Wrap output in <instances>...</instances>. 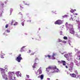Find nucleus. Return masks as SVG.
<instances>
[{
	"label": "nucleus",
	"mask_w": 80,
	"mask_h": 80,
	"mask_svg": "<svg viewBox=\"0 0 80 80\" xmlns=\"http://www.w3.org/2000/svg\"><path fill=\"white\" fill-rule=\"evenodd\" d=\"M0 70L1 72L2 75H3V74H4L5 73V69H4V70L3 68H1L0 69Z\"/></svg>",
	"instance_id": "obj_7"
},
{
	"label": "nucleus",
	"mask_w": 80,
	"mask_h": 80,
	"mask_svg": "<svg viewBox=\"0 0 80 80\" xmlns=\"http://www.w3.org/2000/svg\"><path fill=\"white\" fill-rule=\"evenodd\" d=\"M70 12L71 13H73L75 12V11H74V10L72 9L70 10Z\"/></svg>",
	"instance_id": "obj_24"
},
{
	"label": "nucleus",
	"mask_w": 80,
	"mask_h": 80,
	"mask_svg": "<svg viewBox=\"0 0 80 80\" xmlns=\"http://www.w3.org/2000/svg\"><path fill=\"white\" fill-rule=\"evenodd\" d=\"M67 17V15H65L64 16V17Z\"/></svg>",
	"instance_id": "obj_40"
},
{
	"label": "nucleus",
	"mask_w": 80,
	"mask_h": 80,
	"mask_svg": "<svg viewBox=\"0 0 80 80\" xmlns=\"http://www.w3.org/2000/svg\"><path fill=\"white\" fill-rule=\"evenodd\" d=\"M80 58H79V60H80V56H79Z\"/></svg>",
	"instance_id": "obj_54"
},
{
	"label": "nucleus",
	"mask_w": 80,
	"mask_h": 80,
	"mask_svg": "<svg viewBox=\"0 0 80 80\" xmlns=\"http://www.w3.org/2000/svg\"><path fill=\"white\" fill-rule=\"evenodd\" d=\"M52 59H55V57H54V56H52Z\"/></svg>",
	"instance_id": "obj_30"
},
{
	"label": "nucleus",
	"mask_w": 80,
	"mask_h": 80,
	"mask_svg": "<svg viewBox=\"0 0 80 80\" xmlns=\"http://www.w3.org/2000/svg\"><path fill=\"white\" fill-rule=\"evenodd\" d=\"M72 69H73V66H71L70 68L69 69V70H72Z\"/></svg>",
	"instance_id": "obj_22"
},
{
	"label": "nucleus",
	"mask_w": 80,
	"mask_h": 80,
	"mask_svg": "<svg viewBox=\"0 0 80 80\" xmlns=\"http://www.w3.org/2000/svg\"><path fill=\"white\" fill-rule=\"evenodd\" d=\"M25 48V47H23L21 49V50L20 51V52H23L24 51V50L23 49Z\"/></svg>",
	"instance_id": "obj_15"
},
{
	"label": "nucleus",
	"mask_w": 80,
	"mask_h": 80,
	"mask_svg": "<svg viewBox=\"0 0 80 80\" xmlns=\"http://www.w3.org/2000/svg\"><path fill=\"white\" fill-rule=\"evenodd\" d=\"M35 60H38V58L35 59Z\"/></svg>",
	"instance_id": "obj_51"
},
{
	"label": "nucleus",
	"mask_w": 80,
	"mask_h": 80,
	"mask_svg": "<svg viewBox=\"0 0 80 80\" xmlns=\"http://www.w3.org/2000/svg\"><path fill=\"white\" fill-rule=\"evenodd\" d=\"M45 57L46 58H47V57L48 58H50V57H51V56L50 55H48L47 56H45Z\"/></svg>",
	"instance_id": "obj_16"
},
{
	"label": "nucleus",
	"mask_w": 80,
	"mask_h": 80,
	"mask_svg": "<svg viewBox=\"0 0 80 80\" xmlns=\"http://www.w3.org/2000/svg\"><path fill=\"white\" fill-rule=\"evenodd\" d=\"M62 43H67V42L65 41H62Z\"/></svg>",
	"instance_id": "obj_26"
},
{
	"label": "nucleus",
	"mask_w": 80,
	"mask_h": 80,
	"mask_svg": "<svg viewBox=\"0 0 80 80\" xmlns=\"http://www.w3.org/2000/svg\"><path fill=\"white\" fill-rule=\"evenodd\" d=\"M1 55H5V54L3 53H1Z\"/></svg>",
	"instance_id": "obj_41"
},
{
	"label": "nucleus",
	"mask_w": 80,
	"mask_h": 80,
	"mask_svg": "<svg viewBox=\"0 0 80 80\" xmlns=\"http://www.w3.org/2000/svg\"><path fill=\"white\" fill-rule=\"evenodd\" d=\"M50 70V69H52V66H49L47 68V70L48 69Z\"/></svg>",
	"instance_id": "obj_17"
},
{
	"label": "nucleus",
	"mask_w": 80,
	"mask_h": 80,
	"mask_svg": "<svg viewBox=\"0 0 80 80\" xmlns=\"http://www.w3.org/2000/svg\"><path fill=\"white\" fill-rule=\"evenodd\" d=\"M5 68L6 69H7V68Z\"/></svg>",
	"instance_id": "obj_52"
},
{
	"label": "nucleus",
	"mask_w": 80,
	"mask_h": 80,
	"mask_svg": "<svg viewBox=\"0 0 80 80\" xmlns=\"http://www.w3.org/2000/svg\"><path fill=\"white\" fill-rule=\"evenodd\" d=\"M20 7L21 8H22L21 6H20Z\"/></svg>",
	"instance_id": "obj_47"
},
{
	"label": "nucleus",
	"mask_w": 80,
	"mask_h": 80,
	"mask_svg": "<svg viewBox=\"0 0 80 80\" xmlns=\"http://www.w3.org/2000/svg\"><path fill=\"white\" fill-rule=\"evenodd\" d=\"M72 20L73 21V18H71Z\"/></svg>",
	"instance_id": "obj_48"
},
{
	"label": "nucleus",
	"mask_w": 80,
	"mask_h": 80,
	"mask_svg": "<svg viewBox=\"0 0 80 80\" xmlns=\"http://www.w3.org/2000/svg\"><path fill=\"white\" fill-rule=\"evenodd\" d=\"M32 39H33V38H32Z\"/></svg>",
	"instance_id": "obj_60"
},
{
	"label": "nucleus",
	"mask_w": 80,
	"mask_h": 80,
	"mask_svg": "<svg viewBox=\"0 0 80 80\" xmlns=\"http://www.w3.org/2000/svg\"><path fill=\"white\" fill-rule=\"evenodd\" d=\"M48 80H50V79L49 78H48Z\"/></svg>",
	"instance_id": "obj_49"
},
{
	"label": "nucleus",
	"mask_w": 80,
	"mask_h": 80,
	"mask_svg": "<svg viewBox=\"0 0 80 80\" xmlns=\"http://www.w3.org/2000/svg\"><path fill=\"white\" fill-rule=\"evenodd\" d=\"M36 40H41V37L40 36H39L36 38Z\"/></svg>",
	"instance_id": "obj_14"
},
{
	"label": "nucleus",
	"mask_w": 80,
	"mask_h": 80,
	"mask_svg": "<svg viewBox=\"0 0 80 80\" xmlns=\"http://www.w3.org/2000/svg\"><path fill=\"white\" fill-rule=\"evenodd\" d=\"M2 77L4 79H5V80H8V78H7V75L4 73L2 74Z\"/></svg>",
	"instance_id": "obj_6"
},
{
	"label": "nucleus",
	"mask_w": 80,
	"mask_h": 80,
	"mask_svg": "<svg viewBox=\"0 0 80 80\" xmlns=\"http://www.w3.org/2000/svg\"><path fill=\"white\" fill-rule=\"evenodd\" d=\"M66 27L67 28L68 26V22H66L65 24Z\"/></svg>",
	"instance_id": "obj_23"
},
{
	"label": "nucleus",
	"mask_w": 80,
	"mask_h": 80,
	"mask_svg": "<svg viewBox=\"0 0 80 80\" xmlns=\"http://www.w3.org/2000/svg\"><path fill=\"white\" fill-rule=\"evenodd\" d=\"M58 63H61V62H60V61H58Z\"/></svg>",
	"instance_id": "obj_45"
},
{
	"label": "nucleus",
	"mask_w": 80,
	"mask_h": 80,
	"mask_svg": "<svg viewBox=\"0 0 80 80\" xmlns=\"http://www.w3.org/2000/svg\"><path fill=\"white\" fill-rule=\"evenodd\" d=\"M56 80H58V79H57Z\"/></svg>",
	"instance_id": "obj_57"
},
{
	"label": "nucleus",
	"mask_w": 80,
	"mask_h": 80,
	"mask_svg": "<svg viewBox=\"0 0 80 80\" xmlns=\"http://www.w3.org/2000/svg\"><path fill=\"white\" fill-rule=\"evenodd\" d=\"M74 12H75V11H76V10H75V9H74Z\"/></svg>",
	"instance_id": "obj_53"
},
{
	"label": "nucleus",
	"mask_w": 80,
	"mask_h": 80,
	"mask_svg": "<svg viewBox=\"0 0 80 80\" xmlns=\"http://www.w3.org/2000/svg\"><path fill=\"white\" fill-rule=\"evenodd\" d=\"M2 6H3V5H4V3H3L1 4Z\"/></svg>",
	"instance_id": "obj_42"
},
{
	"label": "nucleus",
	"mask_w": 80,
	"mask_h": 80,
	"mask_svg": "<svg viewBox=\"0 0 80 80\" xmlns=\"http://www.w3.org/2000/svg\"><path fill=\"white\" fill-rule=\"evenodd\" d=\"M52 69L51 70L52 73H54V72H58V71L59 69L58 68H57V67L56 66H53L52 67Z\"/></svg>",
	"instance_id": "obj_1"
},
{
	"label": "nucleus",
	"mask_w": 80,
	"mask_h": 80,
	"mask_svg": "<svg viewBox=\"0 0 80 80\" xmlns=\"http://www.w3.org/2000/svg\"><path fill=\"white\" fill-rule=\"evenodd\" d=\"M62 33H63V32H62V31H60V34L61 35H62Z\"/></svg>",
	"instance_id": "obj_27"
},
{
	"label": "nucleus",
	"mask_w": 80,
	"mask_h": 80,
	"mask_svg": "<svg viewBox=\"0 0 80 80\" xmlns=\"http://www.w3.org/2000/svg\"><path fill=\"white\" fill-rule=\"evenodd\" d=\"M55 55H56V54L55 53H53V55H52V56H55Z\"/></svg>",
	"instance_id": "obj_34"
},
{
	"label": "nucleus",
	"mask_w": 80,
	"mask_h": 80,
	"mask_svg": "<svg viewBox=\"0 0 80 80\" xmlns=\"http://www.w3.org/2000/svg\"><path fill=\"white\" fill-rule=\"evenodd\" d=\"M42 70L41 69H39L37 72L36 73V75H40V74H42Z\"/></svg>",
	"instance_id": "obj_5"
},
{
	"label": "nucleus",
	"mask_w": 80,
	"mask_h": 80,
	"mask_svg": "<svg viewBox=\"0 0 80 80\" xmlns=\"http://www.w3.org/2000/svg\"><path fill=\"white\" fill-rule=\"evenodd\" d=\"M73 25L71 24H68V25L67 28H68L69 29V30H71L72 29H73Z\"/></svg>",
	"instance_id": "obj_8"
},
{
	"label": "nucleus",
	"mask_w": 80,
	"mask_h": 80,
	"mask_svg": "<svg viewBox=\"0 0 80 80\" xmlns=\"http://www.w3.org/2000/svg\"><path fill=\"white\" fill-rule=\"evenodd\" d=\"M35 53H32L31 54V55H34V54Z\"/></svg>",
	"instance_id": "obj_39"
},
{
	"label": "nucleus",
	"mask_w": 80,
	"mask_h": 80,
	"mask_svg": "<svg viewBox=\"0 0 80 80\" xmlns=\"http://www.w3.org/2000/svg\"><path fill=\"white\" fill-rule=\"evenodd\" d=\"M25 5H29V4H27V3H26L25 4Z\"/></svg>",
	"instance_id": "obj_43"
},
{
	"label": "nucleus",
	"mask_w": 80,
	"mask_h": 80,
	"mask_svg": "<svg viewBox=\"0 0 80 80\" xmlns=\"http://www.w3.org/2000/svg\"><path fill=\"white\" fill-rule=\"evenodd\" d=\"M38 78H40V76H38Z\"/></svg>",
	"instance_id": "obj_46"
},
{
	"label": "nucleus",
	"mask_w": 80,
	"mask_h": 80,
	"mask_svg": "<svg viewBox=\"0 0 80 80\" xmlns=\"http://www.w3.org/2000/svg\"><path fill=\"white\" fill-rule=\"evenodd\" d=\"M21 56V54H19L16 60L18 61V62H20L21 60H23V59Z\"/></svg>",
	"instance_id": "obj_3"
},
{
	"label": "nucleus",
	"mask_w": 80,
	"mask_h": 80,
	"mask_svg": "<svg viewBox=\"0 0 80 80\" xmlns=\"http://www.w3.org/2000/svg\"><path fill=\"white\" fill-rule=\"evenodd\" d=\"M6 32H7L8 33H9V32H10V30H7Z\"/></svg>",
	"instance_id": "obj_28"
},
{
	"label": "nucleus",
	"mask_w": 80,
	"mask_h": 80,
	"mask_svg": "<svg viewBox=\"0 0 80 80\" xmlns=\"http://www.w3.org/2000/svg\"><path fill=\"white\" fill-rule=\"evenodd\" d=\"M17 75H18V76H19V77L20 76H21V75H20V72H17Z\"/></svg>",
	"instance_id": "obj_20"
},
{
	"label": "nucleus",
	"mask_w": 80,
	"mask_h": 80,
	"mask_svg": "<svg viewBox=\"0 0 80 80\" xmlns=\"http://www.w3.org/2000/svg\"><path fill=\"white\" fill-rule=\"evenodd\" d=\"M64 56L65 57V58H68V54H65L64 55Z\"/></svg>",
	"instance_id": "obj_19"
},
{
	"label": "nucleus",
	"mask_w": 80,
	"mask_h": 80,
	"mask_svg": "<svg viewBox=\"0 0 80 80\" xmlns=\"http://www.w3.org/2000/svg\"><path fill=\"white\" fill-rule=\"evenodd\" d=\"M2 13H3L2 11H1L0 12V13H1V15L2 14Z\"/></svg>",
	"instance_id": "obj_35"
},
{
	"label": "nucleus",
	"mask_w": 80,
	"mask_h": 80,
	"mask_svg": "<svg viewBox=\"0 0 80 80\" xmlns=\"http://www.w3.org/2000/svg\"><path fill=\"white\" fill-rule=\"evenodd\" d=\"M63 39H64V40H67L68 38L66 36H64L63 37Z\"/></svg>",
	"instance_id": "obj_21"
},
{
	"label": "nucleus",
	"mask_w": 80,
	"mask_h": 80,
	"mask_svg": "<svg viewBox=\"0 0 80 80\" xmlns=\"http://www.w3.org/2000/svg\"><path fill=\"white\" fill-rule=\"evenodd\" d=\"M39 30H40V28L39 29Z\"/></svg>",
	"instance_id": "obj_58"
},
{
	"label": "nucleus",
	"mask_w": 80,
	"mask_h": 80,
	"mask_svg": "<svg viewBox=\"0 0 80 80\" xmlns=\"http://www.w3.org/2000/svg\"><path fill=\"white\" fill-rule=\"evenodd\" d=\"M1 58H4V57L3 56H2V55H1Z\"/></svg>",
	"instance_id": "obj_37"
},
{
	"label": "nucleus",
	"mask_w": 80,
	"mask_h": 80,
	"mask_svg": "<svg viewBox=\"0 0 80 80\" xmlns=\"http://www.w3.org/2000/svg\"><path fill=\"white\" fill-rule=\"evenodd\" d=\"M66 68H68V67H67V66H66Z\"/></svg>",
	"instance_id": "obj_44"
},
{
	"label": "nucleus",
	"mask_w": 80,
	"mask_h": 80,
	"mask_svg": "<svg viewBox=\"0 0 80 80\" xmlns=\"http://www.w3.org/2000/svg\"><path fill=\"white\" fill-rule=\"evenodd\" d=\"M8 24H7L5 26V28H8Z\"/></svg>",
	"instance_id": "obj_31"
},
{
	"label": "nucleus",
	"mask_w": 80,
	"mask_h": 80,
	"mask_svg": "<svg viewBox=\"0 0 80 80\" xmlns=\"http://www.w3.org/2000/svg\"><path fill=\"white\" fill-rule=\"evenodd\" d=\"M70 75H71V76L72 77H74L75 78L76 77V75H75V74L74 73L72 74H70Z\"/></svg>",
	"instance_id": "obj_12"
},
{
	"label": "nucleus",
	"mask_w": 80,
	"mask_h": 80,
	"mask_svg": "<svg viewBox=\"0 0 80 80\" xmlns=\"http://www.w3.org/2000/svg\"><path fill=\"white\" fill-rule=\"evenodd\" d=\"M54 23L55 24V25H60L62 23V21L61 20H58L55 22Z\"/></svg>",
	"instance_id": "obj_4"
},
{
	"label": "nucleus",
	"mask_w": 80,
	"mask_h": 80,
	"mask_svg": "<svg viewBox=\"0 0 80 80\" xmlns=\"http://www.w3.org/2000/svg\"><path fill=\"white\" fill-rule=\"evenodd\" d=\"M21 24L23 26H24V22H22V23H21Z\"/></svg>",
	"instance_id": "obj_33"
},
{
	"label": "nucleus",
	"mask_w": 80,
	"mask_h": 80,
	"mask_svg": "<svg viewBox=\"0 0 80 80\" xmlns=\"http://www.w3.org/2000/svg\"><path fill=\"white\" fill-rule=\"evenodd\" d=\"M70 33H71V34H74L75 33V31L73 29H70Z\"/></svg>",
	"instance_id": "obj_9"
},
{
	"label": "nucleus",
	"mask_w": 80,
	"mask_h": 80,
	"mask_svg": "<svg viewBox=\"0 0 80 80\" xmlns=\"http://www.w3.org/2000/svg\"><path fill=\"white\" fill-rule=\"evenodd\" d=\"M76 22H77V23L79 24V25H80V21L76 20Z\"/></svg>",
	"instance_id": "obj_25"
},
{
	"label": "nucleus",
	"mask_w": 80,
	"mask_h": 80,
	"mask_svg": "<svg viewBox=\"0 0 80 80\" xmlns=\"http://www.w3.org/2000/svg\"><path fill=\"white\" fill-rule=\"evenodd\" d=\"M14 74L13 73L11 72H8V75L9 77H11V78L12 80H15V77L13 76V75Z\"/></svg>",
	"instance_id": "obj_2"
},
{
	"label": "nucleus",
	"mask_w": 80,
	"mask_h": 80,
	"mask_svg": "<svg viewBox=\"0 0 80 80\" xmlns=\"http://www.w3.org/2000/svg\"><path fill=\"white\" fill-rule=\"evenodd\" d=\"M75 73H76L77 74H78V72H77V70L75 71Z\"/></svg>",
	"instance_id": "obj_36"
},
{
	"label": "nucleus",
	"mask_w": 80,
	"mask_h": 80,
	"mask_svg": "<svg viewBox=\"0 0 80 80\" xmlns=\"http://www.w3.org/2000/svg\"><path fill=\"white\" fill-rule=\"evenodd\" d=\"M61 63H62L63 65L65 66L66 65L65 63H66V62L65 61L62 60L61 61Z\"/></svg>",
	"instance_id": "obj_11"
},
{
	"label": "nucleus",
	"mask_w": 80,
	"mask_h": 80,
	"mask_svg": "<svg viewBox=\"0 0 80 80\" xmlns=\"http://www.w3.org/2000/svg\"><path fill=\"white\" fill-rule=\"evenodd\" d=\"M40 78H41V80H42V79H43V75H41L40 76Z\"/></svg>",
	"instance_id": "obj_18"
},
{
	"label": "nucleus",
	"mask_w": 80,
	"mask_h": 80,
	"mask_svg": "<svg viewBox=\"0 0 80 80\" xmlns=\"http://www.w3.org/2000/svg\"><path fill=\"white\" fill-rule=\"evenodd\" d=\"M22 18H23V17H22Z\"/></svg>",
	"instance_id": "obj_56"
},
{
	"label": "nucleus",
	"mask_w": 80,
	"mask_h": 80,
	"mask_svg": "<svg viewBox=\"0 0 80 80\" xmlns=\"http://www.w3.org/2000/svg\"><path fill=\"white\" fill-rule=\"evenodd\" d=\"M47 68H46V71H47V72H49V70H50L48 69L47 70Z\"/></svg>",
	"instance_id": "obj_38"
},
{
	"label": "nucleus",
	"mask_w": 80,
	"mask_h": 80,
	"mask_svg": "<svg viewBox=\"0 0 80 80\" xmlns=\"http://www.w3.org/2000/svg\"><path fill=\"white\" fill-rule=\"evenodd\" d=\"M75 15H78V14L77 13H76Z\"/></svg>",
	"instance_id": "obj_50"
},
{
	"label": "nucleus",
	"mask_w": 80,
	"mask_h": 80,
	"mask_svg": "<svg viewBox=\"0 0 80 80\" xmlns=\"http://www.w3.org/2000/svg\"><path fill=\"white\" fill-rule=\"evenodd\" d=\"M71 54V53H69V55H70Z\"/></svg>",
	"instance_id": "obj_55"
},
{
	"label": "nucleus",
	"mask_w": 80,
	"mask_h": 80,
	"mask_svg": "<svg viewBox=\"0 0 80 80\" xmlns=\"http://www.w3.org/2000/svg\"><path fill=\"white\" fill-rule=\"evenodd\" d=\"M37 63L36 62L34 63L33 66H32L33 68H35V66H37Z\"/></svg>",
	"instance_id": "obj_13"
},
{
	"label": "nucleus",
	"mask_w": 80,
	"mask_h": 80,
	"mask_svg": "<svg viewBox=\"0 0 80 80\" xmlns=\"http://www.w3.org/2000/svg\"><path fill=\"white\" fill-rule=\"evenodd\" d=\"M26 77H27V78H29V77H30V76H29V75H26Z\"/></svg>",
	"instance_id": "obj_32"
},
{
	"label": "nucleus",
	"mask_w": 80,
	"mask_h": 80,
	"mask_svg": "<svg viewBox=\"0 0 80 80\" xmlns=\"http://www.w3.org/2000/svg\"><path fill=\"white\" fill-rule=\"evenodd\" d=\"M32 39H33V38H32Z\"/></svg>",
	"instance_id": "obj_59"
},
{
	"label": "nucleus",
	"mask_w": 80,
	"mask_h": 80,
	"mask_svg": "<svg viewBox=\"0 0 80 80\" xmlns=\"http://www.w3.org/2000/svg\"><path fill=\"white\" fill-rule=\"evenodd\" d=\"M16 23V22L15 21H12L11 22V25H13L14 26L15 25Z\"/></svg>",
	"instance_id": "obj_10"
},
{
	"label": "nucleus",
	"mask_w": 80,
	"mask_h": 80,
	"mask_svg": "<svg viewBox=\"0 0 80 80\" xmlns=\"http://www.w3.org/2000/svg\"><path fill=\"white\" fill-rule=\"evenodd\" d=\"M58 40H59V42H62V40H61V39H58Z\"/></svg>",
	"instance_id": "obj_29"
}]
</instances>
